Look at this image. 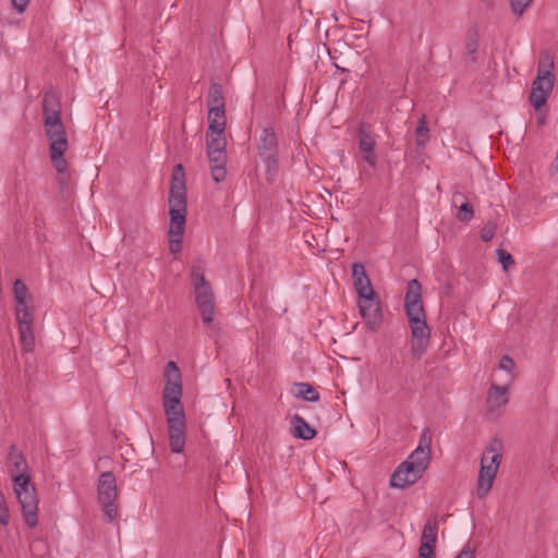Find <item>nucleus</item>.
<instances>
[{"mask_svg":"<svg viewBox=\"0 0 558 558\" xmlns=\"http://www.w3.org/2000/svg\"><path fill=\"white\" fill-rule=\"evenodd\" d=\"M165 378L162 407L167 418L170 449L174 453H181L185 445L186 422L184 408L181 403V374L174 362L167 363Z\"/></svg>","mask_w":558,"mask_h":558,"instance_id":"1","label":"nucleus"},{"mask_svg":"<svg viewBox=\"0 0 558 558\" xmlns=\"http://www.w3.org/2000/svg\"><path fill=\"white\" fill-rule=\"evenodd\" d=\"M43 120L51 162L59 173H64L68 169L64 154L69 148V141L62 121L60 98L52 89L47 90L43 97Z\"/></svg>","mask_w":558,"mask_h":558,"instance_id":"2","label":"nucleus"},{"mask_svg":"<svg viewBox=\"0 0 558 558\" xmlns=\"http://www.w3.org/2000/svg\"><path fill=\"white\" fill-rule=\"evenodd\" d=\"M187 213L186 184L183 166L173 167L169 191L170 225L168 230L169 251L179 254L182 250V241L185 231Z\"/></svg>","mask_w":558,"mask_h":558,"instance_id":"3","label":"nucleus"},{"mask_svg":"<svg viewBox=\"0 0 558 558\" xmlns=\"http://www.w3.org/2000/svg\"><path fill=\"white\" fill-rule=\"evenodd\" d=\"M430 442L432 437L428 430H425L416 449L392 473L390 477L391 487L407 488L423 476L430 460Z\"/></svg>","mask_w":558,"mask_h":558,"instance_id":"4","label":"nucleus"},{"mask_svg":"<svg viewBox=\"0 0 558 558\" xmlns=\"http://www.w3.org/2000/svg\"><path fill=\"white\" fill-rule=\"evenodd\" d=\"M205 267L202 262L192 265L190 279L193 288L196 306L202 320L210 335L219 332V325L215 322L216 304L211 283L205 278Z\"/></svg>","mask_w":558,"mask_h":558,"instance_id":"5","label":"nucleus"},{"mask_svg":"<svg viewBox=\"0 0 558 558\" xmlns=\"http://www.w3.org/2000/svg\"><path fill=\"white\" fill-rule=\"evenodd\" d=\"M501 451L502 442L499 439H494L489 446L486 447L482 454L481 469L476 487V495L481 499L484 498L492 489L494 480L501 462Z\"/></svg>","mask_w":558,"mask_h":558,"instance_id":"6","label":"nucleus"},{"mask_svg":"<svg viewBox=\"0 0 558 558\" xmlns=\"http://www.w3.org/2000/svg\"><path fill=\"white\" fill-rule=\"evenodd\" d=\"M14 493L22 507L25 522L34 527L37 524L38 500L28 474H14Z\"/></svg>","mask_w":558,"mask_h":558,"instance_id":"7","label":"nucleus"},{"mask_svg":"<svg viewBox=\"0 0 558 558\" xmlns=\"http://www.w3.org/2000/svg\"><path fill=\"white\" fill-rule=\"evenodd\" d=\"M405 313L411 328V356L413 360H420L425 354L430 339L425 310Z\"/></svg>","mask_w":558,"mask_h":558,"instance_id":"8","label":"nucleus"},{"mask_svg":"<svg viewBox=\"0 0 558 558\" xmlns=\"http://www.w3.org/2000/svg\"><path fill=\"white\" fill-rule=\"evenodd\" d=\"M117 497L118 488L114 474L110 471L100 473L97 482V499L105 517L110 522L118 517Z\"/></svg>","mask_w":558,"mask_h":558,"instance_id":"9","label":"nucleus"},{"mask_svg":"<svg viewBox=\"0 0 558 558\" xmlns=\"http://www.w3.org/2000/svg\"><path fill=\"white\" fill-rule=\"evenodd\" d=\"M257 149L266 165V179L268 182H272L278 170V142L271 128L263 129Z\"/></svg>","mask_w":558,"mask_h":558,"instance_id":"10","label":"nucleus"},{"mask_svg":"<svg viewBox=\"0 0 558 558\" xmlns=\"http://www.w3.org/2000/svg\"><path fill=\"white\" fill-rule=\"evenodd\" d=\"M357 146L363 157V160L372 168L377 165V157L375 155L376 136L371 126L366 123H361L357 129Z\"/></svg>","mask_w":558,"mask_h":558,"instance_id":"11","label":"nucleus"},{"mask_svg":"<svg viewBox=\"0 0 558 558\" xmlns=\"http://www.w3.org/2000/svg\"><path fill=\"white\" fill-rule=\"evenodd\" d=\"M360 314L365 320V326L369 331H377L381 325L380 302L375 296L369 300L360 299Z\"/></svg>","mask_w":558,"mask_h":558,"instance_id":"12","label":"nucleus"},{"mask_svg":"<svg viewBox=\"0 0 558 558\" xmlns=\"http://www.w3.org/2000/svg\"><path fill=\"white\" fill-rule=\"evenodd\" d=\"M509 386H498L493 383L487 392L486 407L487 412L492 417L500 415L501 410L507 405L509 398Z\"/></svg>","mask_w":558,"mask_h":558,"instance_id":"13","label":"nucleus"},{"mask_svg":"<svg viewBox=\"0 0 558 558\" xmlns=\"http://www.w3.org/2000/svg\"><path fill=\"white\" fill-rule=\"evenodd\" d=\"M352 277L354 281V289L359 295V299L369 300L371 296H376V293L372 287L371 280L366 274L364 266L360 263H355L352 266Z\"/></svg>","mask_w":558,"mask_h":558,"instance_id":"14","label":"nucleus"},{"mask_svg":"<svg viewBox=\"0 0 558 558\" xmlns=\"http://www.w3.org/2000/svg\"><path fill=\"white\" fill-rule=\"evenodd\" d=\"M405 312L424 310L422 302V286L416 279L408 282L404 298Z\"/></svg>","mask_w":558,"mask_h":558,"instance_id":"15","label":"nucleus"},{"mask_svg":"<svg viewBox=\"0 0 558 558\" xmlns=\"http://www.w3.org/2000/svg\"><path fill=\"white\" fill-rule=\"evenodd\" d=\"M207 155L213 180L217 183L222 182L227 175V153H208Z\"/></svg>","mask_w":558,"mask_h":558,"instance_id":"16","label":"nucleus"},{"mask_svg":"<svg viewBox=\"0 0 558 558\" xmlns=\"http://www.w3.org/2000/svg\"><path fill=\"white\" fill-rule=\"evenodd\" d=\"M438 523L435 518L428 519L423 527L420 547L436 548Z\"/></svg>","mask_w":558,"mask_h":558,"instance_id":"17","label":"nucleus"},{"mask_svg":"<svg viewBox=\"0 0 558 558\" xmlns=\"http://www.w3.org/2000/svg\"><path fill=\"white\" fill-rule=\"evenodd\" d=\"M8 459L12 477L14 474H27L26 460L22 452L19 451L14 445L10 447Z\"/></svg>","mask_w":558,"mask_h":558,"instance_id":"18","label":"nucleus"},{"mask_svg":"<svg viewBox=\"0 0 558 558\" xmlns=\"http://www.w3.org/2000/svg\"><path fill=\"white\" fill-rule=\"evenodd\" d=\"M226 146L225 130L207 131V154L226 153Z\"/></svg>","mask_w":558,"mask_h":558,"instance_id":"19","label":"nucleus"},{"mask_svg":"<svg viewBox=\"0 0 558 558\" xmlns=\"http://www.w3.org/2000/svg\"><path fill=\"white\" fill-rule=\"evenodd\" d=\"M293 436L303 440H311L315 437L316 430L312 428L308 423L300 415H294L292 418Z\"/></svg>","mask_w":558,"mask_h":558,"instance_id":"20","label":"nucleus"},{"mask_svg":"<svg viewBox=\"0 0 558 558\" xmlns=\"http://www.w3.org/2000/svg\"><path fill=\"white\" fill-rule=\"evenodd\" d=\"M537 76L546 77L548 80L555 81L554 75V57L549 51H543L541 53L538 65H537Z\"/></svg>","mask_w":558,"mask_h":558,"instance_id":"21","label":"nucleus"},{"mask_svg":"<svg viewBox=\"0 0 558 558\" xmlns=\"http://www.w3.org/2000/svg\"><path fill=\"white\" fill-rule=\"evenodd\" d=\"M208 130L218 131L225 130L226 126V114L225 107H210L208 111Z\"/></svg>","mask_w":558,"mask_h":558,"instance_id":"22","label":"nucleus"},{"mask_svg":"<svg viewBox=\"0 0 558 558\" xmlns=\"http://www.w3.org/2000/svg\"><path fill=\"white\" fill-rule=\"evenodd\" d=\"M294 395L308 402H316L319 400V393L307 383H295Z\"/></svg>","mask_w":558,"mask_h":558,"instance_id":"23","label":"nucleus"},{"mask_svg":"<svg viewBox=\"0 0 558 558\" xmlns=\"http://www.w3.org/2000/svg\"><path fill=\"white\" fill-rule=\"evenodd\" d=\"M478 34L476 31H469L465 37V56L472 61L477 60Z\"/></svg>","mask_w":558,"mask_h":558,"instance_id":"24","label":"nucleus"},{"mask_svg":"<svg viewBox=\"0 0 558 558\" xmlns=\"http://www.w3.org/2000/svg\"><path fill=\"white\" fill-rule=\"evenodd\" d=\"M208 108L210 107H225V97L222 86L218 83H213L208 90L207 97Z\"/></svg>","mask_w":558,"mask_h":558,"instance_id":"25","label":"nucleus"},{"mask_svg":"<svg viewBox=\"0 0 558 558\" xmlns=\"http://www.w3.org/2000/svg\"><path fill=\"white\" fill-rule=\"evenodd\" d=\"M15 316L19 326H33L34 325V316L33 310L28 306V304H16L15 307Z\"/></svg>","mask_w":558,"mask_h":558,"instance_id":"26","label":"nucleus"},{"mask_svg":"<svg viewBox=\"0 0 558 558\" xmlns=\"http://www.w3.org/2000/svg\"><path fill=\"white\" fill-rule=\"evenodd\" d=\"M20 342L26 352L33 350L35 345V337L33 326H19Z\"/></svg>","mask_w":558,"mask_h":558,"instance_id":"27","label":"nucleus"},{"mask_svg":"<svg viewBox=\"0 0 558 558\" xmlns=\"http://www.w3.org/2000/svg\"><path fill=\"white\" fill-rule=\"evenodd\" d=\"M415 136H416V146L417 147H425L426 143L429 140V130L427 126L426 117L423 114L421 119L417 122V126L415 129Z\"/></svg>","mask_w":558,"mask_h":558,"instance_id":"28","label":"nucleus"},{"mask_svg":"<svg viewBox=\"0 0 558 558\" xmlns=\"http://www.w3.org/2000/svg\"><path fill=\"white\" fill-rule=\"evenodd\" d=\"M551 92H538V90H531L530 95V102L535 108V110H541L542 107L546 105L547 98Z\"/></svg>","mask_w":558,"mask_h":558,"instance_id":"29","label":"nucleus"},{"mask_svg":"<svg viewBox=\"0 0 558 558\" xmlns=\"http://www.w3.org/2000/svg\"><path fill=\"white\" fill-rule=\"evenodd\" d=\"M13 292H14V296L16 300V304H26L27 303L26 299H27L28 289L22 280H20V279L15 280L14 286H13Z\"/></svg>","mask_w":558,"mask_h":558,"instance_id":"30","label":"nucleus"},{"mask_svg":"<svg viewBox=\"0 0 558 558\" xmlns=\"http://www.w3.org/2000/svg\"><path fill=\"white\" fill-rule=\"evenodd\" d=\"M457 207H459V211L456 217L459 221L469 222L473 218L474 210L468 202H462Z\"/></svg>","mask_w":558,"mask_h":558,"instance_id":"31","label":"nucleus"},{"mask_svg":"<svg viewBox=\"0 0 558 558\" xmlns=\"http://www.w3.org/2000/svg\"><path fill=\"white\" fill-rule=\"evenodd\" d=\"M554 84L555 81L542 76H536V78L532 83V89L544 93L551 92L554 88Z\"/></svg>","mask_w":558,"mask_h":558,"instance_id":"32","label":"nucleus"},{"mask_svg":"<svg viewBox=\"0 0 558 558\" xmlns=\"http://www.w3.org/2000/svg\"><path fill=\"white\" fill-rule=\"evenodd\" d=\"M496 255L498 257V262L502 265L505 271H507L511 266L514 265V259L510 253L502 248L496 250Z\"/></svg>","mask_w":558,"mask_h":558,"instance_id":"33","label":"nucleus"},{"mask_svg":"<svg viewBox=\"0 0 558 558\" xmlns=\"http://www.w3.org/2000/svg\"><path fill=\"white\" fill-rule=\"evenodd\" d=\"M497 226L493 221H488L481 230V239L484 242L490 241L496 233Z\"/></svg>","mask_w":558,"mask_h":558,"instance_id":"34","label":"nucleus"},{"mask_svg":"<svg viewBox=\"0 0 558 558\" xmlns=\"http://www.w3.org/2000/svg\"><path fill=\"white\" fill-rule=\"evenodd\" d=\"M513 367H514V362H513V360L510 356L504 355L500 359L499 368L502 369V371H506L508 373V380L509 381L513 378V375H512Z\"/></svg>","mask_w":558,"mask_h":558,"instance_id":"35","label":"nucleus"},{"mask_svg":"<svg viewBox=\"0 0 558 558\" xmlns=\"http://www.w3.org/2000/svg\"><path fill=\"white\" fill-rule=\"evenodd\" d=\"M532 0H511V11L515 15H522Z\"/></svg>","mask_w":558,"mask_h":558,"instance_id":"36","label":"nucleus"},{"mask_svg":"<svg viewBox=\"0 0 558 558\" xmlns=\"http://www.w3.org/2000/svg\"><path fill=\"white\" fill-rule=\"evenodd\" d=\"M9 509L5 505L3 494L0 492V524L7 525L9 523Z\"/></svg>","mask_w":558,"mask_h":558,"instance_id":"37","label":"nucleus"},{"mask_svg":"<svg viewBox=\"0 0 558 558\" xmlns=\"http://www.w3.org/2000/svg\"><path fill=\"white\" fill-rule=\"evenodd\" d=\"M418 558H435V549L418 547Z\"/></svg>","mask_w":558,"mask_h":558,"instance_id":"38","label":"nucleus"},{"mask_svg":"<svg viewBox=\"0 0 558 558\" xmlns=\"http://www.w3.org/2000/svg\"><path fill=\"white\" fill-rule=\"evenodd\" d=\"M456 558H475V553L470 546H464Z\"/></svg>","mask_w":558,"mask_h":558,"instance_id":"39","label":"nucleus"},{"mask_svg":"<svg viewBox=\"0 0 558 558\" xmlns=\"http://www.w3.org/2000/svg\"><path fill=\"white\" fill-rule=\"evenodd\" d=\"M13 7L20 13L24 12L29 3V0H12Z\"/></svg>","mask_w":558,"mask_h":558,"instance_id":"40","label":"nucleus"},{"mask_svg":"<svg viewBox=\"0 0 558 558\" xmlns=\"http://www.w3.org/2000/svg\"><path fill=\"white\" fill-rule=\"evenodd\" d=\"M462 202H466L464 195L461 192H454L452 195L453 206L460 205Z\"/></svg>","mask_w":558,"mask_h":558,"instance_id":"41","label":"nucleus"}]
</instances>
